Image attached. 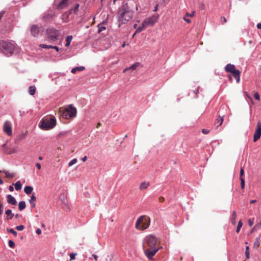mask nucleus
<instances>
[{
  "label": "nucleus",
  "mask_w": 261,
  "mask_h": 261,
  "mask_svg": "<svg viewBox=\"0 0 261 261\" xmlns=\"http://www.w3.org/2000/svg\"><path fill=\"white\" fill-rule=\"evenodd\" d=\"M15 45L11 42L0 41V49L6 55H11L13 53Z\"/></svg>",
  "instance_id": "4"
},
{
  "label": "nucleus",
  "mask_w": 261,
  "mask_h": 261,
  "mask_svg": "<svg viewBox=\"0 0 261 261\" xmlns=\"http://www.w3.org/2000/svg\"><path fill=\"white\" fill-rule=\"evenodd\" d=\"M76 253H71L69 254L70 255V260H72L73 259H75V256L76 255Z\"/></svg>",
  "instance_id": "40"
},
{
  "label": "nucleus",
  "mask_w": 261,
  "mask_h": 261,
  "mask_svg": "<svg viewBox=\"0 0 261 261\" xmlns=\"http://www.w3.org/2000/svg\"><path fill=\"white\" fill-rule=\"evenodd\" d=\"M137 24H135L134 25V29H137Z\"/></svg>",
  "instance_id": "64"
},
{
  "label": "nucleus",
  "mask_w": 261,
  "mask_h": 261,
  "mask_svg": "<svg viewBox=\"0 0 261 261\" xmlns=\"http://www.w3.org/2000/svg\"><path fill=\"white\" fill-rule=\"evenodd\" d=\"M36 166L39 170H40L41 168V164L38 163H37L36 164Z\"/></svg>",
  "instance_id": "50"
},
{
  "label": "nucleus",
  "mask_w": 261,
  "mask_h": 261,
  "mask_svg": "<svg viewBox=\"0 0 261 261\" xmlns=\"http://www.w3.org/2000/svg\"><path fill=\"white\" fill-rule=\"evenodd\" d=\"M257 28L258 29H261V23H259L257 24Z\"/></svg>",
  "instance_id": "56"
},
{
  "label": "nucleus",
  "mask_w": 261,
  "mask_h": 261,
  "mask_svg": "<svg viewBox=\"0 0 261 261\" xmlns=\"http://www.w3.org/2000/svg\"><path fill=\"white\" fill-rule=\"evenodd\" d=\"M98 32L99 33L101 31L105 30L106 29V28L102 25H98Z\"/></svg>",
  "instance_id": "34"
},
{
  "label": "nucleus",
  "mask_w": 261,
  "mask_h": 261,
  "mask_svg": "<svg viewBox=\"0 0 261 261\" xmlns=\"http://www.w3.org/2000/svg\"><path fill=\"white\" fill-rule=\"evenodd\" d=\"M16 229L18 231H22L24 229V226L22 225H20L16 227Z\"/></svg>",
  "instance_id": "37"
},
{
  "label": "nucleus",
  "mask_w": 261,
  "mask_h": 261,
  "mask_svg": "<svg viewBox=\"0 0 261 261\" xmlns=\"http://www.w3.org/2000/svg\"><path fill=\"white\" fill-rule=\"evenodd\" d=\"M9 189V190L11 192L13 191V190H14V188L12 186H10Z\"/></svg>",
  "instance_id": "54"
},
{
  "label": "nucleus",
  "mask_w": 261,
  "mask_h": 261,
  "mask_svg": "<svg viewBox=\"0 0 261 261\" xmlns=\"http://www.w3.org/2000/svg\"><path fill=\"white\" fill-rule=\"evenodd\" d=\"M184 20H185L186 21H187L188 23H190V22H191V20H190V19H186V18H184Z\"/></svg>",
  "instance_id": "57"
},
{
  "label": "nucleus",
  "mask_w": 261,
  "mask_h": 261,
  "mask_svg": "<svg viewBox=\"0 0 261 261\" xmlns=\"http://www.w3.org/2000/svg\"><path fill=\"white\" fill-rule=\"evenodd\" d=\"M240 74L241 72L239 70H236L233 73H232V75L236 80L237 83H239L240 81Z\"/></svg>",
  "instance_id": "15"
},
{
  "label": "nucleus",
  "mask_w": 261,
  "mask_h": 261,
  "mask_svg": "<svg viewBox=\"0 0 261 261\" xmlns=\"http://www.w3.org/2000/svg\"><path fill=\"white\" fill-rule=\"evenodd\" d=\"M164 201H165V198L161 196L159 198V201L160 202H163Z\"/></svg>",
  "instance_id": "49"
},
{
  "label": "nucleus",
  "mask_w": 261,
  "mask_h": 261,
  "mask_svg": "<svg viewBox=\"0 0 261 261\" xmlns=\"http://www.w3.org/2000/svg\"><path fill=\"white\" fill-rule=\"evenodd\" d=\"M93 256L95 260H97V256L96 255H93Z\"/></svg>",
  "instance_id": "60"
},
{
  "label": "nucleus",
  "mask_w": 261,
  "mask_h": 261,
  "mask_svg": "<svg viewBox=\"0 0 261 261\" xmlns=\"http://www.w3.org/2000/svg\"><path fill=\"white\" fill-rule=\"evenodd\" d=\"M202 132L204 134H207L209 133L210 131L208 129H202Z\"/></svg>",
  "instance_id": "48"
},
{
  "label": "nucleus",
  "mask_w": 261,
  "mask_h": 261,
  "mask_svg": "<svg viewBox=\"0 0 261 261\" xmlns=\"http://www.w3.org/2000/svg\"><path fill=\"white\" fill-rule=\"evenodd\" d=\"M47 39L49 42H53L58 40V37L60 35L59 31L55 28H50L46 30Z\"/></svg>",
  "instance_id": "7"
},
{
  "label": "nucleus",
  "mask_w": 261,
  "mask_h": 261,
  "mask_svg": "<svg viewBox=\"0 0 261 261\" xmlns=\"http://www.w3.org/2000/svg\"><path fill=\"white\" fill-rule=\"evenodd\" d=\"M244 169H243V168H241V170H240V179H244L243 177L244 175Z\"/></svg>",
  "instance_id": "41"
},
{
  "label": "nucleus",
  "mask_w": 261,
  "mask_h": 261,
  "mask_svg": "<svg viewBox=\"0 0 261 261\" xmlns=\"http://www.w3.org/2000/svg\"><path fill=\"white\" fill-rule=\"evenodd\" d=\"M225 69L226 72H230L231 73H233L237 69H236L235 66L233 64H228L225 67Z\"/></svg>",
  "instance_id": "12"
},
{
  "label": "nucleus",
  "mask_w": 261,
  "mask_h": 261,
  "mask_svg": "<svg viewBox=\"0 0 261 261\" xmlns=\"http://www.w3.org/2000/svg\"><path fill=\"white\" fill-rule=\"evenodd\" d=\"M237 217V214L235 211H233L231 218V222L233 225H235L236 223V219Z\"/></svg>",
  "instance_id": "24"
},
{
  "label": "nucleus",
  "mask_w": 261,
  "mask_h": 261,
  "mask_svg": "<svg viewBox=\"0 0 261 261\" xmlns=\"http://www.w3.org/2000/svg\"><path fill=\"white\" fill-rule=\"evenodd\" d=\"M25 202L23 201H20L18 204V208L19 211H21L25 208Z\"/></svg>",
  "instance_id": "23"
},
{
  "label": "nucleus",
  "mask_w": 261,
  "mask_h": 261,
  "mask_svg": "<svg viewBox=\"0 0 261 261\" xmlns=\"http://www.w3.org/2000/svg\"><path fill=\"white\" fill-rule=\"evenodd\" d=\"M40 47H41V48H43L48 49V48H52V45H46V44H41L40 45Z\"/></svg>",
  "instance_id": "33"
},
{
  "label": "nucleus",
  "mask_w": 261,
  "mask_h": 261,
  "mask_svg": "<svg viewBox=\"0 0 261 261\" xmlns=\"http://www.w3.org/2000/svg\"><path fill=\"white\" fill-rule=\"evenodd\" d=\"M248 224L250 226H252L253 224V221L249 219L248 221Z\"/></svg>",
  "instance_id": "47"
},
{
  "label": "nucleus",
  "mask_w": 261,
  "mask_h": 261,
  "mask_svg": "<svg viewBox=\"0 0 261 261\" xmlns=\"http://www.w3.org/2000/svg\"><path fill=\"white\" fill-rule=\"evenodd\" d=\"M87 160V156H84L82 159V160L83 161V162H86Z\"/></svg>",
  "instance_id": "53"
},
{
  "label": "nucleus",
  "mask_w": 261,
  "mask_h": 261,
  "mask_svg": "<svg viewBox=\"0 0 261 261\" xmlns=\"http://www.w3.org/2000/svg\"><path fill=\"white\" fill-rule=\"evenodd\" d=\"M14 186H15V188L16 190H17V191L20 190L21 188V187H22V185L20 181H17L14 184Z\"/></svg>",
  "instance_id": "28"
},
{
  "label": "nucleus",
  "mask_w": 261,
  "mask_h": 261,
  "mask_svg": "<svg viewBox=\"0 0 261 261\" xmlns=\"http://www.w3.org/2000/svg\"><path fill=\"white\" fill-rule=\"evenodd\" d=\"M159 18V15H153L151 17L146 18L144 20L147 26L153 25L157 21Z\"/></svg>",
  "instance_id": "8"
},
{
  "label": "nucleus",
  "mask_w": 261,
  "mask_h": 261,
  "mask_svg": "<svg viewBox=\"0 0 261 261\" xmlns=\"http://www.w3.org/2000/svg\"><path fill=\"white\" fill-rule=\"evenodd\" d=\"M261 237V234L259 236V237H257L255 239V242L253 244V248L257 249L259 245H260V239Z\"/></svg>",
  "instance_id": "16"
},
{
  "label": "nucleus",
  "mask_w": 261,
  "mask_h": 261,
  "mask_svg": "<svg viewBox=\"0 0 261 261\" xmlns=\"http://www.w3.org/2000/svg\"><path fill=\"white\" fill-rule=\"evenodd\" d=\"M77 162V160L76 159H74L72 160H71L68 164V165L69 167L72 166L74 164H76Z\"/></svg>",
  "instance_id": "32"
},
{
  "label": "nucleus",
  "mask_w": 261,
  "mask_h": 261,
  "mask_svg": "<svg viewBox=\"0 0 261 261\" xmlns=\"http://www.w3.org/2000/svg\"><path fill=\"white\" fill-rule=\"evenodd\" d=\"M254 97L255 99H256L257 100H259V99H260V96H259L258 93H257V92L255 93L254 95Z\"/></svg>",
  "instance_id": "44"
},
{
  "label": "nucleus",
  "mask_w": 261,
  "mask_h": 261,
  "mask_svg": "<svg viewBox=\"0 0 261 261\" xmlns=\"http://www.w3.org/2000/svg\"><path fill=\"white\" fill-rule=\"evenodd\" d=\"M5 214L7 215V220H11L14 216V214L12 213V211L11 210H7L6 211Z\"/></svg>",
  "instance_id": "18"
},
{
  "label": "nucleus",
  "mask_w": 261,
  "mask_h": 261,
  "mask_svg": "<svg viewBox=\"0 0 261 261\" xmlns=\"http://www.w3.org/2000/svg\"><path fill=\"white\" fill-rule=\"evenodd\" d=\"M241 189H243L245 187V179H241Z\"/></svg>",
  "instance_id": "42"
},
{
  "label": "nucleus",
  "mask_w": 261,
  "mask_h": 261,
  "mask_svg": "<svg viewBox=\"0 0 261 261\" xmlns=\"http://www.w3.org/2000/svg\"><path fill=\"white\" fill-rule=\"evenodd\" d=\"M79 6H80V5L79 4H76L74 8L70 10L69 13L71 14L72 13H73L75 14H76L77 12L78 11L79 8Z\"/></svg>",
  "instance_id": "25"
},
{
  "label": "nucleus",
  "mask_w": 261,
  "mask_h": 261,
  "mask_svg": "<svg viewBox=\"0 0 261 261\" xmlns=\"http://www.w3.org/2000/svg\"><path fill=\"white\" fill-rule=\"evenodd\" d=\"M249 246H246L245 248V255L246 256L247 258H249Z\"/></svg>",
  "instance_id": "35"
},
{
  "label": "nucleus",
  "mask_w": 261,
  "mask_h": 261,
  "mask_svg": "<svg viewBox=\"0 0 261 261\" xmlns=\"http://www.w3.org/2000/svg\"><path fill=\"white\" fill-rule=\"evenodd\" d=\"M133 16V12L129 8L128 4L125 3L119 9L117 15L118 20L119 22V27H120L121 24H125L130 20Z\"/></svg>",
  "instance_id": "2"
},
{
  "label": "nucleus",
  "mask_w": 261,
  "mask_h": 261,
  "mask_svg": "<svg viewBox=\"0 0 261 261\" xmlns=\"http://www.w3.org/2000/svg\"><path fill=\"white\" fill-rule=\"evenodd\" d=\"M32 206L33 207H35V206H36V204H35V202L32 203Z\"/></svg>",
  "instance_id": "63"
},
{
  "label": "nucleus",
  "mask_w": 261,
  "mask_h": 261,
  "mask_svg": "<svg viewBox=\"0 0 261 261\" xmlns=\"http://www.w3.org/2000/svg\"><path fill=\"white\" fill-rule=\"evenodd\" d=\"M150 219L146 216H141L137 220L135 227L139 230H144L147 229L150 224Z\"/></svg>",
  "instance_id": "5"
},
{
  "label": "nucleus",
  "mask_w": 261,
  "mask_h": 261,
  "mask_svg": "<svg viewBox=\"0 0 261 261\" xmlns=\"http://www.w3.org/2000/svg\"><path fill=\"white\" fill-rule=\"evenodd\" d=\"M62 113L64 118L68 119L76 116V109L72 105H69L62 111Z\"/></svg>",
  "instance_id": "6"
},
{
  "label": "nucleus",
  "mask_w": 261,
  "mask_h": 261,
  "mask_svg": "<svg viewBox=\"0 0 261 261\" xmlns=\"http://www.w3.org/2000/svg\"><path fill=\"white\" fill-rule=\"evenodd\" d=\"M256 230H257L256 228H255V227L254 226V227L251 230V233H252L253 232H254V231H256Z\"/></svg>",
  "instance_id": "58"
},
{
  "label": "nucleus",
  "mask_w": 261,
  "mask_h": 261,
  "mask_svg": "<svg viewBox=\"0 0 261 261\" xmlns=\"http://www.w3.org/2000/svg\"><path fill=\"white\" fill-rule=\"evenodd\" d=\"M69 0H62L59 5V8L63 9L68 5Z\"/></svg>",
  "instance_id": "17"
},
{
  "label": "nucleus",
  "mask_w": 261,
  "mask_h": 261,
  "mask_svg": "<svg viewBox=\"0 0 261 261\" xmlns=\"http://www.w3.org/2000/svg\"><path fill=\"white\" fill-rule=\"evenodd\" d=\"M36 92V88L34 86H31L29 87V93L31 95H34Z\"/></svg>",
  "instance_id": "26"
},
{
  "label": "nucleus",
  "mask_w": 261,
  "mask_h": 261,
  "mask_svg": "<svg viewBox=\"0 0 261 261\" xmlns=\"http://www.w3.org/2000/svg\"><path fill=\"white\" fill-rule=\"evenodd\" d=\"M8 243L10 247L13 248L15 247V243L12 240H9Z\"/></svg>",
  "instance_id": "38"
},
{
  "label": "nucleus",
  "mask_w": 261,
  "mask_h": 261,
  "mask_svg": "<svg viewBox=\"0 0 261 261\" xmlns=\"http://www.w3.org/2000/svg\"><path fill=\"white\" fill-rule=\"evenodd\" d=\"M145 242L148 248L144 249L146 256L149 259L153 256L162 247H157V238L152 235H149L145 238Z\"/></svg>",
  "instance_id": "1"
},
{
  "label": "nucleus",
  "mask_w": 261,
  "mask_h": 261,
  "mask_svg": "<svg viewBox=\"0 0 261 261\" xmlns=\"http://www.w3.org/2000/svg\"><path fill=\"white\" fill-rule=\"evenodd\" d=\"M3 213V204L0 202V215H2Z\"/></svg>",
  "instance_id": "45"
},
{
  "label": "nucleus",
  "mask_w": 261,
  "mask_h": 261,
  "mask_svg": "<svg viewBox=\"0 0 261 261\" xmlns=\"http://www.w3.org/2000/svg\"><path fill=\"white\" fill-rule=\"evenodd\" d=\"M84 66H80V67H76L75 68H73L71 70V72L73 74L76 73V71H83L85 69Z\"/></svg>",
  "instance_id": "22"
},
{
  "label": "nucleus",
  "mask_w": 261,
  "mask_h": 261,
  "mask_svg": "<svg viewBox=\"0 0 261 261\" xmlns=\"http://www.w3.org/2000/svg\"><path fill=\"white\" fill-rule=\"evenodd\" d=\"M8 231L11 233H12L15 237H16L17 235V233L16 231H15L13 229L11 228L8 230Z\"/></svg>",
  "instance_id": "36"
},
{
  "label": "nucleus",
  "mask_w": 261,
  "mask_h": 261,
  "mask_svg": "<svg viewBox=\"0 0 261 261\" xmlns=\"http://www.w3.org/2000/svg\"><path fill=\"white\" fill-rule=\"evenodd\" d=\"M254 227H255V228L256 229V230L260 229V228L261 227V222L258 223L257 224H256L254 226Z\"/></svg>",
  "instance_id": "46"
},
{
  "label": "nucleus",
  "mask_w": 261,
  "mask_h": 261,
  "mask_svg": "<svg viewBox=\"0 0 261 261\" xmlns=\"http://www.w3.org/2000/svg\"><path fill=\"white\" fill-rule=\"evenodd\" d=\"M36 232L37 234H40L41 233V230L39 228H38L36 231Z\"/></svg>",
  "instance_id": "51"
},
{
  "label": "nucleus",
  "mask_w": 261,
  "mask_h": 261,
  "mask_svg": "<svg viewBox=\"0 0 261 261\" xmlns=\"http://www.w3.org/2000/svg\"><path fill=\"white\" fill-rule=\"evenodd\" d=\"M33 188L31 186H26L24 189V192L27 194H30L33 191Z\"/></svg>",
  "instance_id": "21"
},
{
  "label": "nucleus",
  "mask_w": 261,
  "mask_h": 261,
  "mask_svg": "<svg viewBox=\"0 0 261 261\" xmlns=\"http://www.w3.org/2000/svg\"><path fill=\"white\" fill-rule=\"evenodd\" d=\"M256 200H252L250 201V203H251V204L254 203L256 202Z\"/></svg>",
  "instance_id": "59"
},
{
  "label": "nucleus",
  "mask_w": 261,
  "mask_h": 261,
  "mask_svg": "<svg viewBox=\"0 0 261 261\" xmlns=\"http://www.w3.org/2000/svg\"><path fill=\"white\" fill-rule=\"evenodd\" d=\"M51 48L55 49L57 51H59V49L58 47H57V46H52Z\"/></svg>",
  "instance_id": "52"
},
{
  "label": "nucleus",
  "mask_w": 261,
  "mask_h": 261,
  "mask_svg": "<svg viewBox=\"0 0 261 261\" xmlns=\"http://www.w3.org/2000/svg\"><path fill=\"white\" fill-rule=\"evenodd\" d=\"M56 125V119L54 117L43 118L40 122V127L44 130L54 128Z\"/></svg>",
  "instance_id": "3"
},
{
  "label": "nucleus",
  "mask_w": 261,
  "mask_h": 261,
  "mask_svg": "<svg viewBox=\"0 0 261 261\" xmlns=\"http://www.w3.org/2000/svg\"><path fill=\"white\" fill-rule=\"evenodd\" d=\"M242 221H240L238 223V226H237V230H236V232L237 233H238L239 231H240V230L241 229V228L242 227Z\"/></svg>",
  "instance_id": "31"
},
{
  "label": "nucleus",
  "mask_w": 261,
  "mask_h": 261,
  "mask_svg": "<svg viewBox=\"0 0 261 261\" xmlns=\"http://www.w3.org/2000/svg\"><path fill=\"white\" fill-rule=\"evenodd\" d=\"M220 21L222 24H224L227 22L226 18L225 17H221L220 18Z\"/></svg>",
  "instance_id": "43"
},
{
  "label": "nucleus",
  "mask_w": 261,
  "mask_h": 261,
  "mask_svg": "<svg viewBox=\"0 0 261 261\" xmlns=\"http://www.w3.org/2000/svg\"><path fill=\"white\" fill-rule=\"evenodd\" d=\"M139 63H136L135 64H134L133 65H132L131 66H130L129 67H128V68H126L124 70H123V72H126L127 71L129 70H134L135 69H136V68L139 66Z\"/></svg>",
  "instance_id": "20"
},
{
  "label": "nucleus",
  "mask_w": 261,
  "mask_h": 261,
  "mask_svg": "<svg viewBox=\"0 0 261 261\" xmlns=\"http://www.w3.org/2000/svg\"><path fill=\"white\" fill-rule=\"evenodd\" d=\"M7 200L9 204L12 205H16L17 203L15 198L11 195H7Z\"/></svg>",
  "instance_id": "13"
},
{
  "label": "nucleus",
  "mask_w": 261,
  "mask_h": 261,
  "mask_svg": "<svg viewBox=\"0 0 261 261\" xmlns=\"http://www.w3.org/2000/svg\"><path fill=\"white\" fill-rule=\"evenodd\" d=\"M3 172H4L5 175H6V177H7V178H13L15 174L13 173H10L8 171H2Z\"/></svg>",
  "instance_id": "27"
},
{
  "label": "nucleus",
  "mask_w": 261,
  "mask_h": 261,
  "mask_svg": "<svg viewBox=\"0 0 261 261\" xmlns=\"http://www.w3.org/2000/svg\"><path fill=\"white\" fill-rule=\"evenodd\" d=\"M147 27V25L146 24V23L143 21V22L142 23L141 26H140V27H138V28H137V30L136 31V33H140V32H142Z\"/></svg>",
  "instance_id": "19"
},
{
  "label": "nucleus",
  "mask_w": 261,
  "mask_h": 261,
  "mask_svg": "<svg viewBox=\"0 0 261 261\" xmlns=\"http://www.w3.org/2000/svg\"><path fill=\"white\" fill-rule=\"evenodd\" d=\"M36 200V197L34 195H33L32 196H31V199L29 200V202L31 204H32V203L35 202Z\"/></svg>",
  "instance_id": "39"
},
{
  "label": "nucleus",
  "mask_w": 261,
  "mask_h": 261,
  "mask_svg": "<svg viewBox=\"0 0 261 261\" xmlns=\"http://www.w3.org/2000/svg\"><path fill=\"white\" fill-rule=\"evenodd\" d=\"M158 6H159V5H158V4H157V5L155 6V8H154V9L153 11H154V12L157 11V10H158Z\"/></svg>",
  "instance_id": "55"
},
{
  "label": "nucleus",
  "mask_w": 261,
  "mask_h": 261,
  "mask_svg": "<svg viewBox=\"0 0 261 261\" xmlns=\"http://www.w3.org/2000/svg\"><path fill=\"white\" fill-rule=\"evenodd\" d=\"M228 77H229V81H230V82H231V81H232V77H231V76L230 75H229V76H228Z\"/></svg>",
  "instance_id": "62"
},
{
  "label": "nucleus",
  "mask_w": 261,
  "mask_h": 261,
  "mask_svg": "<svg viewBox=\"0 0 261 261\" xmlns=\"http://www.w3.org/2000/svg\"><path fill=\"white\" fill-rule=\"evenodd\" d=\"M149 186L150 183L149 182L144 181L140 184L139 189L140 190H143L147 189Z\"/></svg>",
  "instance_id": "14"
},
{
  "label": "nucleus",
  "mask_w": 261,
  "mask_h": 261,
  "mask_svg": "<svg viewBox=\"0 0 261 261\" xmlns=\"http://www.w3.org/2000/svg\"><path fill=\"white\" fill-rule=\"evenodd\" d=\"M4 131L8 135L11 136L12 134V127L9 121H6L5 122L3 127Z\"/></svg>",
  "instance_id": "10"
},
{
  "label": "nucleus",
  "mask_w": 261,
  "mask_h": 261,
  "mask_svg": "<svg viewBox=\"0 0 261 261\" xmlns=\"http://www.w3.org/2000/svg\"><path fill=\"white\" fill-rule=\"evenodd\" d=\"M72 36H69L66 38V43L65 44L66 46H68L70 45L71 41L72 40Z\"/></svg>",
  "instance_id": "29"
},
{
  "label": "nucleus",
  "mask_w": 261,
  "mask_h": 261,
  "mask_svg": "<svg viewBox=\"0 0 261 261\" xmlns=\"http://www.w3.org/2000/svg\"><path fill=\"white\" fill-rule=\"evenodd\" d=\"M261 136V122H258L255 132L253 135V142L257 141Z\"/></svg>",
  "instance_id": "9"
},
{
  "label": "nucleus",
  "mask_w": 261,
  "mask_h": 261,
  "mask_svg": "<svg viewBox=\"0 0 261 261\" xmlns=\"http://www.w3.org/2000/svg\"><path fill=\"white\" fill-rule=\"evenodd\" d=\"M223 121V118L222 117L219 116L218 118L216 119V123H219V124L217 126V127L220 126L222 124Z\"/></svg>",
  "instance_id": "30"
},
{
  "label": "nucleus",
  "mask_w": 261,
  "mask_h": 261,
  "mask_svg": "<svg viewBox=\"0 0 261 261\" xmlns=\"http://www.w3.org/2000/svg\"><path fill=\"white\" fill-rule=\"evenodd\" d=\"M31 32L33 36H37L39 32V28L37 25H33L31 28Z\"/></svg>",
  "instance_id": "11"
},
{
  "label": "nucleus",
  "mask_w": 261,
  "mask_h": 261,
  "mask_svg": "<svg viewBox=\"0 0 261 261\" xmlns=\"http://www.w3.org/2000/svg\"><path fill=\"white\" fill-rule=\"evenodd\" d=\"M100 126H101V123L99 122V123H98L97 124V126H96V127H99Z\"/></svg>",
  "instance_id": "61"
}]
</instances>
